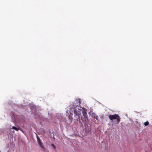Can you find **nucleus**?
Returning a JSON list of instances; mask_svg holds the SVG:
<instances>
[{"mask_svg":"<svg viewBox=\"0 0 152 152\" xmlns=\"http://www.w3.org/2000/svg\"><path fill=\"white\" fill-rule=\"evenodd\" d=\"M81 103L80 99H78L75 100L69 106V112H66V115L68 116V121L69 124L72 122V116L73 115V114L70 112H74L75 115L74 120L77 121V122L79 121L80 125L81 123H83L81 120V113L80 111L83 110V107L80 106Z\"/></svg>","mask_w":152,"mask_h":152,"instance_id":"nucleus-1","label":"nucleus"},{"mask_svg":"<svg viewBox=\"0 0 152 152\" xmlns=\"http://www.w3.org/2000/svg\"><path fill=\"white\" fill-rule=\"evenodd\" d=\"M82 113L84 118L82 117H81V120L83 123H81V126L82 127L88 128V129H90L91 124L89 123L88 125L87 124L88 121V117L87 114L85 111L83 110L82 111Z\"/></svg>","mask_w":152,"mask_h":152,"instance_id":"nucleus-2","label":"nucleus"},{"mask_svg":"<svg viewBox=\"0 0 152 152\" xmlns=\"http://www.w3.org/2000/svg\"><path fill=\"white\" fill-rule=\"evenodd\" d=\"M108 117L111 120L116 119L117 120L116 124H118L120 122L121 118L118 114H115L113 115H110Z\"/></svg>","mask_w":152,"mask_h":152,"instance_id":"nucleus-3","label":"nucleus"},{"mask_svg":"<svg viewBox=\"0 0 152 152\" xmlns=\"http://www.w3.org/2000/svg\"><path fill=\"white\" fill-rule=\"evenodd\" d=\"M30 107L34 114H36L38 113V110H37L36 107L34 104H31L30 105Z\"/></svg>","mask_w":152,"mask_h":152,"instance_id":"nucleus-4","label":"nucleus"},{"mask_svg":"<svg viewBox=\"0 0 152 152\" xmlns=\"http://www.w3.org/2000/svg\"><path fill=\"white\" fill-rule=\"evenodd\" d=\"M37 138L39 145L43 150H44V147L42 143L41 139L39 138V137L37 135Z\"/></svg>","mask_w":152,"mask_h":152,"instance_id":"nucleus-5","label":"nucleus"},{"mask_svg":"<svg viewBox=\"0 0 152 152\" xmlns=\"http://www.w3.org/2000/svg\"><path fill=\"white\" fill-rule=\"evenodd\" d=\"M91 115L93 119H96L97 121H98V117L97 115H96L95 114L93 113Z\"/></svg>","mask_w":152,"mask_h":152,"instance_id":"nucleus-6","label":"nucleus"},{"mask_svg":"<svg viewBox=\"0 0 152 152\" xmlns=\"http://www.w3.org/2000/svg\"><path fill=\"white\" fill-rule=\"evenodd\" d=\"M11 129H14L17 131H18L19 130V128H17L16 127L14 126H12V128Z\"/></svg>","mask_w":152,"mask_h":152,"instance_id":"nucleus-7","label":"nucleus"},{"mask_svg":"<svg viewBox=\"0 0 152 152\" xmlns=\"http://www.w3.org/2000/svg\"><path fill=\"white\" fill-rule=\"evenodd\" d=\"M149 124V122L148 121H146L144 123V125L145 126H148Z\"/></svg>","mask_w":152,"mask_h":152,"instance_id":"nucleus-8","label":"nucleus"},{"mask_svg":"<svg viewBox=\"0 0 152 152\" xmlns=\"http://www.w3.org/2000/svg\"><path fill=\"white\" fill-rule=\"evenodd\" d=\"M14 119L16 120L17 119H16V117H17V116L16 115H14Z\"/></svg>","mask_w":152,"mask_h":152,"instance_id":"nucleus-9","label":"nucleus"},{"mask_svg":"<svg viewBox=\"0 0 152 152\" xmlns=\"http://www.w3.org/2000/svg\"><path fill=\"white\" fill-rule=\"evenodd\" d=\"M53 147V148H55V146L53 144H52V145H51Z\"/></svg>","mask_w":152,"mask_h":152,"instance_id":"nucleus-10","label":"nucleus"}]
</instances>
